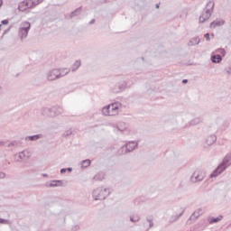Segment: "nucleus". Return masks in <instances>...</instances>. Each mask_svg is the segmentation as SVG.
Instances as JSON below:
<instances>
[{
    "label": "nucleus",
    "mask_w": 231,
    "mask_h": 231,
    "mask_svg": "<svg viewBox=\"0 0 231 231\" xmlns=\"http://www.w3.org/2000/svg\"><path fill=\"white\" fill-rule=\"evenodd\" d=\"M70 69L68 68L53 69L47 72L46 79L49 81L59 80L62 77H66L69 73Z\"/></svg>",
    "instance_id": "1"
},
{
    "label": "nucleus",
    "mask_w": 231,
    "mask_h": 231,
    "mask_svg": "<svg viewBox=\"0 0 231 231\" xmlns=\"http://www.w3.org/2000/svg\"><path fill=\"white\" fill-rule=\"evenodd\" d=\"M122 111V103L114 102L102 108L104 116H116Z\"/></svg>",
    "instance_id": "2"
},
{
    "label": "nucleus",
    "mask_w": 231,
    "mask_h": 231,
    "mask_svg": "<svg viewBox=\"0 0 231 231\" xmlns=\"http://www.w3.org/2000/svg\"><path fill=\"white\" fill-rule=\"evenodd\" d=\"M230 165H231V155L226 154L224 157L222 162L209 175V178H217V176H219V174H222V172H225V171H226V169H228Z\"/></svg>",
    "instance_id": "3"
},
{
    "label": "nucleus",
    "mask_w": 231,
    "mask_h": 231,
    "mask_svg": "<svg viewBox=\"0 0 231 231\" xmlns=\"http://www.w3.org/2000/svg\"><path fill=\"white\" fill-rule=\"evenodd\" d=\"M111 194V191L107 188L99 187L93 190L92 197L95 199V201H102V199H106L109 195Z\"/></svg>",
    "instance_id": "4"
},
{
    "label": "nucleus",
    "mask_w": 231,
    "mask_h": 231,
    "mask_svg": "<svg viewBox=\"0 0 231 231\" xmlns=\"http://www.w3.org/2000/svg\"><path fill=\"white\" fill-rule=\"evenodd\" d=\"M215 3L214 0H209L207 4V8L204 9L201 15L199 18V23H205V21H208L212 15V12H214Z\"/></svg>",
    "instance_id": "5"
},
{
    "label": "nucleus",
    "mask_w": 231,
    "mask_h": 231,
    "mask_svg": "<svg viewBox=\"0 0 231 231\" xmlns=\"http://www.w3.org/2000/svg\"><path fill=\"white\" fill-rule=\"evenodd\" d=\"M138 147V143L132 141L129 142L128 143H125L123 145L118 151H117V155L118 156H124V154H127V152H133L134 149Z\"/></svg>",
    "instance_id": "6"
},
{
    "label": "nucleus",
    "mask_w": 231,
    "mask_h": 231,
    "mask_svg": "<svg viewBox=\"0 0 231 231\" xmlns=\"http://www.w3.org/2000/svg\"><path fill=\"white\" fill-rule=\"evenodd\" d=\"M42 113L44 116L53 118L55 116H59V115H62V113H64V108L61 106H52L51 108H44Z\"/></svg>",
    "instance_id": "7"
},
{
    "label": "nucleus",
    "mask_w": 231,
    "mask_h": 231,
    "mask_svg": "<svg viewBox=\"0 0 231 231\" xmlns=\"http://www.w3.org/2000/svg\"><path fill=\"white\" fill-rule=\"evenodd\" d=\"M30 28H32V24L29 22H24L22 23L18 32L21 41H23V39H26L28 37Z\"/></svg>",
    "instance_id": "8"
},
{
    "label": "nucleus",
    "mask_w": 231,
    "mask_h": 231,
    "mask_svg": "<svg viewBox=\"0 0 231 231\" xmlns=\"http://www.w3.org/2000/svg\"><path fill=\"white\" fill-rule=\"evenodd\" d=\"M205 180V173L201 170H196L190 177L191 183H198Z\"/></svg>",
    "instance_id": "9"
},
{
    "label": "nucleus",
    "mask_w": 231,
    "mask_h": 231,
    "mask_svg": "<svg viewBox=\"0 0 231 231\" xmlns=\"http://www.w3.org/2000/svg\"><path fill=\"white\" fill-rule=\"evenodd\" d=\"M125 88H127V83L123 82V83H120L117 86H116V88H112V92L122 93V91H124V89H125Z\"/></svg>",
    "instance_id": "10"
},
{
    "label": "nucleus",
    "mask_w": 231,
    "mask_h": 231,
    "mask_svg": "<svg viewBox=\"0 0 231 231\" xmlns=\"http://www.w3.org/2000/svg\"><path fill=\"white\" fill-rule=\"evenodd\" d=\"M63 182L60 180H51L50 182L46 183V187L52 188V187H62Z\"/></svg>",
    "instance_id": "11"
},
{
    "label": "nucleus",
    "mask_w": 231,
    "mask_h": 231,
    "mask_svg": "<svg viewBox=\"0 0 231 231\" xmlns=\"http://www.w3.org/2000/svg\"><path fill=\"white\" fill-rule=\"evenodd\" d=\"M41 138H43L42 134L29 135L25 137V142H37V140H41Z\"/></svg>",
    "instance_id": "12"
},
{
    "label": "nucleus",
    "mask_w": 231,
    "mask_h": 231,
    "mask_svg": "<svg viewBox=\"0 0 231 231\" xmlns=\"http://www.w3.org/2000/svg\"><path fill=\"white\" fill-rule=\"evenodd\" d=\"M180 210L181 211L180 214L172 215L171 217L170 223H174L175 221H178V219H180L181 217V216H183V214L185 213V208H180Z\"/></svg>",
    "instance_id": "13"
},
{
    "label": "nucleus",
    "mask_w": 231,
    "mask_h": 231,
    "mask_svg": "<svg viewBox=\"0 0 231 231\" xmlns=\"http://www.w3.org/2000/svg\"><path fill=\"white\" fill-rule=\"evenodd\" d=\"M116 129L120 131V133H124V131H127V129H129V125L125 122H119L116 125Z\"/></svg>",
    "instance_id": "14"
},
{
    "label": "nucleus",
    "mask_w": 231,
    "mask_h": 231,
    "mask_svg": "<svg viewBox=\"0 0 231 231\" xmlns=\"http://www.w3.org/2000/svg\"><path fill=\"white\" fill-rule=\"evenodd\" d=\"M217 140V137L216 136V134H211L206 138V143L207 145H214Z\"/></svg>",
    "instance_id": "15"
},
{
    "label": "nucleus",
    "mask_w": 231,
    "mask_h": 231,
    "mask_svg": "<svg viewBox=\"0 0 231 231\" xmlns=\"http://www.w3.org/2000/svg\"><path fill=\"white\" fill-rule=\"evenodd\" d=\"M42 3V0H27V6L30 8H35L37 5H41Z\"/></svg>",
    "instance_id": "16"
},
{
    "label": "nucleus",
    "mask_w": 231,
    "mask_h": 231,
    "mask_svg": "<svg viewBox=\"0 0 231 231\" xmlns=\"http://www.w3.org/2000/svg\"><path fill=\"white\" fill-rule=\"evenodd\" d=\"M28 0H24L23 2H21L18 5V10H20V12H24V10H28V8H31L30 6H28Z\"/></svg>",
    "instance_id": "17"
},
{
    "label": "nucleus",
    "mask_w": 231,
    "mask_h": 231,
    "mask_svg": "<svg viewBox=\"0 0 231 231\" xmlns=\"http://www.w3.org/2000/svg\"><path fill=\"white\" fill-rule=\"evenodd\" d=\"M223 60V57H221V54H215L211 56V62L213 64H219Z\"/></svg>",
    "instance_id": "18"
},
{
    "label": "nucleus",
    "mask_w": 231,
    "mask_h": 231,
    "mask_svg": "<svg viewBox=\"0 0 231 231\" xmlns=\"http://www.w3.org/2000/svg\"><path fill=\"white\" fill-rule=\"evenodd\" d=\"M199 42H200L199 37H193L189 40L188 46H198Z\"/></svg>",
    "instance_id": "19"
},
{
    "label": "nucleus",
    "mask_w": 231,
    "mask_h": 231,
    "mask_svg": "<svg viewBox=\"0 0 231 231\" xmlns=\"http://www.w3.org/2000/svg\"><path fill=\"white\" fill-rule=\"evenodd\" d=\"M225 24L224 20H215L210 23V28H216L217 26H223Z\"/></svg>",
    "instance_id": "20"
},
{
    "label": "nucleus",
    "mask_w": 231,
    "mask_h": 231,
    "mask_svg": "<svg viewBox=\"0 0 231 231\" xmlns=\"http://www.w3.org/2000/svg\"><path fill=\"white\" fill-rule=\"evenodd\" d=\"M223 219V215H219L217 217H210L208 220L209 225H214V223H219Z\"/></svg>",
    "instance_id": "21"
},
{
    "label": "nucleus",
    "mask_w": 231,
    "mask_h": 231,
    "mask_svg": "<svg viewBox=\"0 0 231 231\" xmlns=\"http://www.w3.org/2000/svg\"><path fill=\"white\" fill-rule=\"evenodd\" d=\"M203 122V118L200 117H195L191 121H189V125H199V124H201Z\"/></svg>",
    "instance_id": "22"
},
{
    "label": "nucleus",
    "mask_w": 231,
    "mask_h": 231,
    "mask_svg": "<svg viewBox=\"0 0 231 231\" xmlns=\"http://www.w3.org/2000/svg\"><path fill=\"white\" fill-rule=\"evenodd\" d=\"M81 13H82V7H79L75 11L70 13V17L71 18L77 17V15H80Z\"/></svg>",
    "instance_id": "23"
},
{
    "label": "nucleus",
    "mask_w": 231,
    "mask_h": 231,
    "mask_svg": "<svg viewBox=\"0 0 231 231\" xmlns=\"http://www.w3.org/2000/svg\"><path fill=\"white\" fill-rule=\"evenodd\" d=\"M89 165H91V160L89 159H87L81 162V167L84 169L89 167Z\"/></svg>",
    "instance_id": "24"
},
{
    "label": "nucleus",
    "mask_w": 231,
    "mask_h": 231,
    "mask_svg": "<svg viewBox=\"0 0 231 231\" xmlns=\"http://www.w3.org/2000/svg\"><path fill=\"white\" fill-rule=\"evenodd\" d=\"M26 156H28V155H26V151H23V152H19L18 153L19 159H17L16 162H21L22 160H24V158H26Z\"/></svg>",
    "instance_id": "25"
},
{
    "label": "nucleus",
    "mask_w": 231,
    "mask_h": 231,
    "mask_svg": "<svg viewBox=\"0 0 231 231\" xmlns=\"http://www.w3.org/2000/svg\"><path fill=\"white\" fill-rule=\"evenodd\" d=\"M80 60H76L74 64L72 65V71H77L79 68H80Z\"/></svg>",
    "instance_id": "26"
},
{
    "label": "nucleus",
    "mask_w": 231,
    "mask_h": 231,
    "mask_svg": "<svg viewBox=\"0 0 231 231\" xmlns=\"http://www.w3.org/2000/svg\"><path fill=\"white\" fill-rule=\"evenodd\" d=\"M94 180H96V181H102V180H104V174L103 173H97L95 175Z\"/></svg>",
    "instance_id": "27"
},
{
    "label": "nucleus",
    "mask_w": 231,
    "mask_h": 231,
    "mask_svg": "<svg viewBox=\"0 0 231 231\" xmlns=\"http://www.w3.org/2000/svg\"><path fill=\"white\" fill-rule=\"evenodd\" d=\"M146 221L147 223H149V228H152V226H154V223L152 222L153 221L152 217H147Z\"/></svg>",
    "instance_id": "28"
},
{
    "label": "nucleus",
    "mask_w": 231,
    "mask_h": 231,
    "mask_svg": "<svg viewBox=\"0 0 231 231\" xmlns=\"http://www.w3.org/2000/svg\"><path fill=\"white\" fill-rule=\"evenodd\" d=\"M196 217H194L192 215L189 217V219L186 221V225H192L194 221H196Z\"/></svg>",
    "instance_id": "29"
},
{
    "label": "nucleus",
    "mask_w": 231,
    "mask_h": 231,
    "mask_svg": "<svg viewBox=\"0 0 231 231\" xmlns=\"http://www.w3.org/2000/svg\"><path fill=\"white\" fill-rule=\"evenodd\" d=\"M71 134H73V130L71 129H69L67 131H65L62 134L63 137H66V136H71Z\"/></svg>",
    "instance_id": "30"
},
{
    "label": "nucleus",
    "mask_w": 231,
    "mask_h": 231,
    "mask_svg": "<svg viewBox=\"0 0 231 231\" xmlns=\"http://www.w3.org/2000/svg\"><path fill=\"white\" fill-rule=\"evenodd\" d=\"M217 53H219V55H222V57H225L226 55V51H225V49H217Z\"/></svg>",
    "instance_id": "31"
},
{
    "label": "nucleus",
    "mask_w": 231,
    "mask_h": 231,
    "mask_svg": "<svg viewBox=\"0 0 231 231\" xmlns=\"http://www.w3.org/2000/svg\"><path fill=\"white\" fill-rule=\"evenodd\" d=\"M199 212H201V209H198V210L194 211V212L191 214V216H192L193 217H195V218L198 219V217H199V216H200Z\"/></svg>",
    "instance_id": "32"
},
{
    "label": "nucleus",
    "mask_w": 231,
    "mask_h": 231,
    "mask_svg": "<svg viewBox=\"0 0 231 231\" xmlns=\"http://www.w3.org/2000/svg\"><path fill=\"white\" fill-rule=\"evenodd\" d=\"M130 221H131L132 223H138V221H140V217H139L138 216H136V217H130Z\"/></svg>",
    "instance_id": "33"
},
{
    "label": "nucleus",
    "mask_w": 231,
    "mask_h": 231,
    "mask_svg": "<svg viewBox=\"0 0 231 231\" xmlns=\"http://www.w3.org/2000/svg\"><path fill=\"white\" fill-rule=\"evenodd\" d=\"M204 37L206 38V41L208 42H209V41H210V33L207 32L206 34H204Z\"/></svg>",
    "instance_id": "34"
},
{
    "label": "nucleus",
    "mask_w": 231,
    "mask_h": 231,
    "mask_svg": "<svg viewBox=\"0 0 231 231\" xmlns=\"http://www.w3.org/2000/svg\"><path fill=\"white\" fill-rule=\"evenodd\" d=\"M6 178V174L3 171H0V180H5Z\"/></svg>",
    "instance_id": "35"
},
{
    "label": "nucleus",
    "mask_w": 231,
    "mask_h": 231,
    "mask_svg": "<svg viewBox=\"0 0 231 231\" xmlns=\"http://www.w3.org/2000/svg\"><path fill=\"white\" fill-rule=\"evenodd\" d=\"M80 229V226L79 225H75L72 226V231H77V230H79Z\"/></svg>",
    "instance_id": "36"
},
{
    "label": "nucleus",
    "mask_w": 231,
    "mask_h": 231,
    "mask_svg": "<svg viewBox=\"0 0 231 231\" xmlns=\"http://www.w3.org/2000/svg\"><path fill=\"white\" fill-rule=\"evenodd\" d=\"M225 71L227 73V75H231V67L226 68Z\"/></svg>",
    "instance_id": "37"
},
{
    "label": "nucleus",
    "mask_w": 231,
    "mask_h": 231,
    "mask_svg": "<svg viewBox=\"0 0 231 231\" xmlns=\"http://www.w3.org/2000/svg\"><path fill=\"white\" fill-rule=\"evenodd\" d=\"M7 221H8V220H6V219L0 218V223H1L2 225L6 224V223H7Z\"/></svg>",
    "instance_id": "38"
},
{
    "label": "nucleus",
    "mask_w": 231,
    "mask_h": 231,
    "mask_svg": "<svg viewBox=\"0 0 231 231\" xmlns=\"http://www.w3.org/2000/svg\"><path fill=\"white\" fill-rule=\"evenodd\" d=\"M8 20H2L1 24H8Z\"/></svg>",
    "instance_id": "39"
},
{
    "label": "nucleus",
    "mask_w": 231,
    "mask_h": 231,
    "mask_svg": "<svg viewBox=\"0 0 231 231\" xmlns=\"http://www.w3.org/2000/svg\"><path fill=\"white\" fill-rule=\"evenodd\" d=\"M66 171H67V169L63 168V169L60 170V174H64Z\"/></svg>",
    "instance_id": "40"
},
{
    "label": "nucleus",
    "mask_w": 231,
    "mask_h": 231,
    "mask_svg": "<svg viewBox=\"0 0 231 231\" xmlns=\"http://www.w3.org/2000/svg\"><path fill=\"white\" fill-rule=\"evenodd\" d=\"M189 82V79H183L182 84H187Z\"/></svg>",
    "instance_id": "41"
},
{
    "label": "nucleus",
    "mask_w": 231,
    "mask_h": 231,
    "mask_svg": "<svg viewBox=\"0 0 231 231\" xmlns=\"http://www.w3.org/2000/svg\"><path fill=\"white\" fill-rule=\"evenodd\" d=\"M89 24H95V19H92V20L89 22Z\"/></svg>",
    "instance_id": "42"
},
{
    "label": "nucleus",
    "mask_w": 231,
    "mask_h": 231,
    "mask_svg": "<svg viewBox=\"0 0 231 231\" xmlns=\"http://www.w3.org/2000/svg\"><path fill=\"white\" fill-rule=\"evenodd\" d=\"M67 171H69V172H71L72 171H73V168H67Z\"/></svg>",
    "instance_id": "43"
},
{
    "label": "nucleus",
    "mask_w": 231,
    "mask_h": 231,
    "mask_svg": "<svg viewBox=\"0 0 231 231\" xmlns=\"http://www.w3.org/2000/svg\"><path fill=\"white\" fill-rule=\"evenodd\" d=\"M155 8H160V3L155 5Z\"/></svg>",
    "instance_id": "44"
},
{
    "label": "nucleus",
    "mask_w": 231,
    "mask_h": 231,
    "mask_svg": "<svg viewBox=\"0 0 231 231\" xmlns=\"http://www.w3.org/2000/svg\"><path fill=\"white\" fill-rule=\"evenodd\" d=\"M42 176H43L44 178H48V174H47V173H43Z\"/></svg>",
    "instance_id": "45"
},
{
    "label": "nucleus",
    "mask_w": 231,
    "mask_h": 231,
    "mask_svg": "<svg viewBox=\"0 0 231 231\" xmlns=\"http://www.w3.org/2000/svg\"><path fill=\"white\" fill-rule=\"evenodd\" d=\"M0 6H3V0H0Z\"/></svg>",
    "instance_id": "46"
},
{
    "label": "nucleus",
    "mask_w": 231,
    "mask_h": 231,
    "mask_svg": "<svg viewBox=\"0 0 231 231\" xmlns=\"http://www.w3.org/2000/svg\"><path fill=\"white\" fill-rule=\"evenodd\" d=\"M0 95H3V90H1V87H0Z\"/></svg>",
    "instance_id": "47"
},
{
    "label": "nucleus",
    "mask_w": 231,
    "mask_h": 231,
    "mask_svg": "<svg viewBox=\"0 0 231 231\" xmlns=\"http://www.w3.org/2000/svg\"><path fill=\"white\" fill-rule=\"evenodd\" d=\"M9 145H15V143H11Z\"/></svg>",
    "instance_id": "48"
},
{
    "label": "nucleus",
    "mask_w": 231,
    "mask_h": 231,
    "mask_svg": "<svg viewBox=\"0 0 231 231\" xmlns=\"http://www.w3.org/2000/svg\"><path fill=\"white\" fill-rule=\"evenodd\" d=\"M1 26H2V24H0V30H1Z\"/></svg>",
    "instance_id": "49"
}]
</instances>
